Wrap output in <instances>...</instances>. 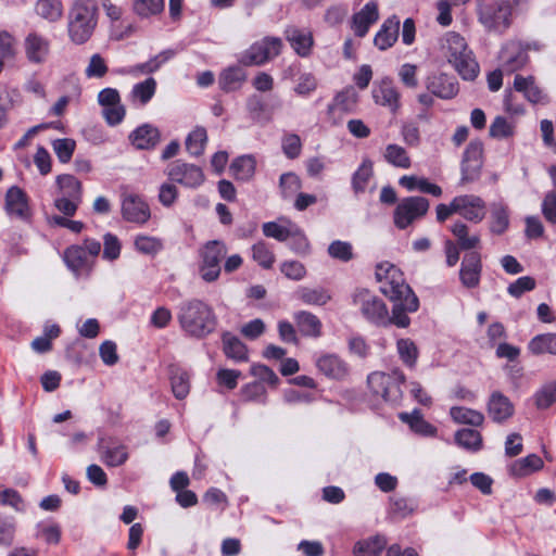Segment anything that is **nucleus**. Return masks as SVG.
I'll use <instances>...</instances> for the list:
<instances>
[{
  "instance_id": "obj_33",
  "label": "nucleus",
  "mask_w": 556,
  "mask_h": 556,
  "mask_svg": "<svg viewBox=\"0 0 556 556\" xmlns=\"http://www.w3.org/2000/svg\"><path fill=\"white\" fill-rule=\"evenodd\" d=\"M400 419L409 425L410 429L425 437H433L437 428L422 418L420 410L414 409L412 414L401 413Z\"/></svg>"
},
{
  "instance_id": "obj_22",
  "label": "nucleus",
  "mask_w": 556,
  "mask_h": 556,
  "mask_svg": "<svg viewBox=\"0 0 556 556\" xmlns=\"http://www.w3.org/2000/svg\"><path fill=\"white\" fill-rule=\"evenodd\" d=\"M400 18L395 15L387 18L374 38V45L381 51L391 48L399 38Z\"/></svg>"
},
{
  "instance_id": "obj_12",
  "label": "nucleus",
  "mask_w": 556,
  "mask_h": 556,
  "mask_svg": "<svg viewBox=\"0 0 556 556\" xmlns=\"http://www.w3.org/2000/svg\"><path fill=\"white\" fill-rule=\"evenodd\" d=\"M122 217L132 224L144 225L151 218V210L143 197L125 193L121 202Z\"/></svg>"
},
{
  "instance_id": "obj_40",
  "label": "nucleus",
  "mask_w": 556,
  "mask_h": 556,
  "mask_svg": "<svg viewBox=\"0 0 556 556\" xmlns=\"http://www.w3.org/2000/svg\"><path fill=\"white\" fill-rule=\"evenodd\" d=\"M383 157L394 167L407 169L412 166V161L407 151L395 143H390L386 147Z\"/></svg>"
},
{
  "instance_id": "obj_56",
  "label": "nucleus",
  "mask_w": 556,
  "mask_h": 556,
  "mask_svg": "<svg viewBox=\"0 0 556 556\" xmlns=\"http://www.w3.org/2000/svg\"><path fill=\"white\" fill-rule=\"evenodd\" d=\"M76 148L75 140L71 138L55 139L52 141V149L61 163H68Z\"/></svg>"
},
{
  "instance_id": "obj_28",
  "label": "nucleus",
  "mask_w": 556,
  "mask_h": 556,
  "mask_svg": "<svg viewBox=\"0 0 556 556\" xmlns=\"http://www.w3.org/2000/svg\"><path fill=\"white\" fill-rule=\"evenodd\" d=\"M514 88L518 92H522L526 99L531 103H542L545 101V94L535 84L533 76L523 77L521 75H516Z\"/></svg>"
},
{
  "instance_id": "obj_62",
  "label": "nucleus",
  "mask_w": 556,
  "mask_h": 556,
  "mask_svg": "<svg viewBox=\"0 0 556 556\" xmlns=\"http://www.w3.org/2000/svg\"><path fill=\"white\" fill-rule=\"evenodd\" d=\"M328 253L332 258L349 262L353 258V248L350 242L334 240L328 247Z\"/></svg>"
},
{
  "instance_id": "obj_25",
  "label": "nucleus",
  "mask_w": 556,
  "mask_h": 556,
  "mask_svg": "<svg viewBox=\"0 0 556 556\" xmlns=\"http://www.w3.org/2000/svg\"><path fill=\"white\" fill-rule=\"evenodd\" d=\"M293 318L302 336L314 339L321 336L323 324L313 313L299 311L294 314Z\"/></svg>"
},
{
  "instance_id": "obj_31",
  "label": "nucleus",
  "mask_w": 556,
  "mask_h": 556,
  "mask_svg": "<svg viewBox=\"0 0 556 556\" xmlns=\"http://www.w3.org/2000/svg\"><path fill=\"white\" fill-rule=\"evenodd\" d=\"M223 350L228 358L236 362H244L248 359V350L245 344L230 332H225L222 337Z\"/></svg>"
},
{
  "instance_id": "obj_26",
  "label": "nucleus",
  "mask_w": 556,
  "mask_h": 556,
  "mask_svg": "<svg viewBox=\"0 0 556 556\" xmlns=\"http://www.w3.org/2000/svg\"><path fill=\"white\" fill-rule=\"evenodd\" d=\"M245 80V71L238 65H233L225 68L219 74L218 85L223 91L232 92L240 89Z\"/></svg>"
},
{
  "instance_id": "obj_5",
  "label": "nucleus",
  "mask_w": 556,
  "mask_h": 556,
  "mask_svg": "<svg viewBox=\"0 0 556 556\" xmlns=\"http://www.w3.org/2000/svg\"><path fill=\"white\" fill-rule=\"evenodd\" d=\"M405 382V375L399 368L390 372L374 371L367 377V383L375 396L384 402L395 403L402 399L401 386Z\"/></svg>"
},
{
  "instance_id": "obj_58",
  "label": "nucleus",
  "mask_w": 556,
  "mask_h": 556,
  "mask_svg": "<svg viewBox=\"0 0 556 556\" xmlns=\"http://www.w3.org/2000/svg\"><path fill=\"white\" fill-rule=\"evenodd\" d=\"M16 40L9 31H0V62L12 61L16 56Z\"/></svg>"
},
{
  "instance_id": "obj_49",
  "label": "nucleus",
  "mask_w": 556,
  "mask_h": 556,
  "mask_svg": "<svg viewBox=\"0 0 556 556\" xmlns=\"http://www.w3.org/2000/svg\"><path fill=\"white\" fill-rule=\"evenodd\" d=\"M56 184L63 191V195L81 201V182L73 175H59Z\"/></svg>"
},
{
  "instance_id": "obj_51",
  "label": "nucleus",
  "mask_w": 556,
  "mask_h": 556,
  "mask_svg": "<svg viewBox=\"0 0 556 556\" xmlns=\"http://www.w3.org/2000/svg\"><path fill=\"white\" fill-rule=\"evenodd\" d=\"M279 188L281 197L285 200H288L300 191L302 188V181L295 173H285L279 178Z\"/></svg>"
},
{
  "instance_id": "obj_54",
  "label": "nucleus",
  "mask_w": 556,
  "mask_h": 556,
  "mask_svg": "<svg viewBox=\"0 0 556 556\" xmlns=\"http://www.w3.org/2000/svg\"><path fill=\"white\" fill-rule=\"evenodd\" d=\"M556 402V381L548 382L534 394V403L539 409L548 408Z\"/></svg>"
},
{
  "instance_id": "obj_15",
  "label": "nucleus",
  "mask_w": 556,
  "mask_h": 556,
  "mask_svg": "<svg viewBox=\"0 0 556 556\" xmlns=\"http://www.w3.org/2000/svg\"><path fill=\"white\" fill-rule=\"evenodd\" d=\"M384 295L393 301H404V305L408 312H416L419 307V301L416 294L413 292L410 287L405 282L403 273L400 274V278H394Z\"/></svg>"
},
{
  "instance_id": "obj_50",
  "label": "nucleus",
  "mask_w": 556,
  "mask_h": 556,
  "mask_svg": "<svg viewBox=\"0 0 556 556\" xmlns=\"http://www.w3.org/2000/svg\"><path fill=\"white\" fill-rule=\"evenodd\" d=\"M164 4V0H135L132 10L138 16L148 18L162 13Z\"/></svg>"
},
{
  "instance_id": "obj_36",
  "label": "nucleus",
  "mask_w": 556,
  "mask_h": 556,
  "mask_svg": "<svg viewBox=\"0 0 556 556\" xmlns=\"http://www.w3.org/2000/svg\"><path fill=\"white\" fill-rule=\"evenodd\" d=\"M450 415L454 422L472 427H479L484 421V415L482 413L463 406L451 407Z\"/></svg>"
},
{
  "instance_id": "obj_35",
  "label": "nucleus",
  "mask_w": 556,
  "mask_h": 556,
  "mask_svg": "<svg viewBox=\"0 0 556 556\" xmlns=\"http://www.w3.org/2000/svg\"><path fill=\"white\" fill-rule=\"evenodd\" d=\"M170 386L176 399L182 400L190 392V375L182 368L174 367L170 369Z\"/></svg>"
},
{
  "instance_id": "obj_41",
  "label": "nucleus",
  "mask_w": 556,
  "mask_h": 556,
  "mask_svg": "<svg viewBox=\"0 0 556 556\" xmlns=\"http://www.w3.org/2000/svg\"><path fill=\"white\" fill-rule=\"evenodd\" d=\"M263 233L268 238H274L278 241H288L292 235L298 233V226L288 223V225H280L275 222L263 224Z\"/></svg>"
},
{
  "instance_id": "obj_27",
  "label": "nucleus",
  "mask_w": 556,
  "mask_h": 556,
  "mask_svg": "<svg viewBox=\"0 0 556 556\" xmlns=\"http://www.w3.org/2000/svg\"><path fill=\"white\" fill-rule=\"evenodd\" d=\"M372 97L376 103L388 106L395 111L399 106V93L392 81L388 78L382 79L380 85L372 90Z\"/></svg>"
},
{
  "instance_id": "obj_59",
  "label": "nucleus",
  "mask_w": 556,
  "mask_h": 556,
  "mask_svg": "<svg viewBox=\"0 0 556 556\" xmlns=\"http://www.w3.org/2000/svg\"><path fill=\"white\" fill-rule=\"evenodd\" d=\"M514 125L504 116H496L490 125L489 134L495 139H506L514 135Z\"/></svg>"
},
{
  "instance_id": "obj_52",
  "label": "nucleus",
  "mask_w": 556,
  "mask_h": 556,
  "mask_svg": "<svg viewBox=\"0 0 556 556\" xmlns=\"http://www.w3.org/2000/svg\"><path fill=\"white\" fill-rule=\"evenodd\" d=\"M397 353L401 361L408 368H414L418 358V349L410 339H400L396 342Z\"/></svg>"
},
{
  "instance_id": "obj_14",
  "label": "nucleus",
  "mask_w": 556,
  "mask_h": 556,
  "mask_svg": "<svg viewBox=\"0 0 556 556\" xmlns=\"http://www.w3.org/2000/svg\"><path fill=\"white\" fill-rule=\"evenodd\" d=\"M454 210L466 220L480 223L485 217V202L475 194H464L454 198Z\"/></svg>"
},
{
  "instance_id": "obj_19",
  "label": "nucleus",
  "mask_w": 556,
  "mask_h": 556,
  "mask_svg": "<svg viewBox=\"0 0 556 556\" xmlns=\"http://www.w3.org/2000/svg\"><path fill=\"white\" fill-rule=\"evenodd\" d=\"M488 414L494 422L502 424L509 419L515 412L510 400L500 391H494L488 401Z\"/></svg>"
},
{
  "instance_id": "obj_53",
  "label": "nucleus",
  "mask_w": 556,
  "mask_h": 556,
  "mask_svg": "<svg viewBox=\"0 0 556 556\" xmlns=\"http://www.w3.org/2000/svg\"><path fill=\"white\" fill-rule=\"evenodd\" d=\"M247 110L253 122L260 123L270 118L266 113V104L258 94H251L247 99Z\"/></svg>"
},
{
  "instance_id": "obj_8",
  "label": "nucleus",
  "mask_w": 556,
  "mask_h": 556,
  "mask_svg": "<svg viewBox=\"0 0 556 556\" xmlns=\"http://www.w3.org/2000/svg\"><path fill=\"white\" fill-rule=\"evenodd\" d=\"M22 49L27 63L39 66L46 64L50 59L52 42L46 35L31 29L25 34Z\"/></svg>"
},
{
  "instance_id": "obj_3",
  "label": "nucleus",
  "mask_w": 556,
  "mask_h": 556,
  "mask_svg": "<svg viewBox=\"0 0 556 556\" xmlns=\"http://www.w3.org/2000/svg\"><path fill=\"white\" fill-rule=\"evenodd\" d=\"M442 48L445 50L448 62L463 79L473 80L478 76L479 64L464 37L454 31L447 33L443 38Z\"/></svg>"
},
{
  "instance_id": "obj_7",
  "label": "nucleus",
  "mask_w": 556,
  "mask_h": 556,
  "mask_svg": "<svg viewBox=\"0 0 556 556\" xmlns=\"http://www.w3.org/2000/svg\"><path fill=\"white\" fill-rule=\"evenodd\" d=\"M282 47L278 37H265L244 50L238 61L244 66H260L276 58Z\"/></svg>"
},
{
  "instance_id": "obj_34",
  "label": "nucleus",
  "mask_w": 556,
  "mask_h": 556,
  "mask_svg": "<svg viewBox=\"0 0 556 556\" xmlns=\"http://www.w3.org/2000/svg\"><path fill=\"white\" fill-rule=\"evenodd\" d=\"M528 350L533 355H556V332L542 333L533 337L528 344Z\"/></svg>"
},
{
  "instance_id": "obj_61",
  "label": "nucleus",
  "mask_w": 556,
  "mask_h": 556,
  "mask_svg": "<svg viewBox=\"0 0 556 556\" xmlns=\"http://www.w3.org/2000/svg\"><path fill=\"white\" fill-rule=\"evenodd\" d=\"M372 175V165L370 162L365 161L354 173L352 177V186L355 192H362L365 190L368 180Z\"/></svg>"
},
{
  "instance_id": "obj_43",
  "label": "nucleus",
  "mask_w": 556,
  "mask_h": 556,
  "mask_svg": "<svg viewBox=\"0 0 556 556\" xmlns=\"http://www.w3.org/2000/svg\"><path fill=\"white\" fill-rule=\"evenodd\" d=\"M256 162L252 155H242L237 157L231 166L230 170L238 180H249L255 173Z\"/></svg>"
},
{
  "instance_id": "obj_42",
  "label": "nucleus",
  "mask_w": 556,
  "mask_h": 556,
  "mask_svg": "<svg viewBox=\"0 0 556 556\" xmlns=\"http://www.w3.org/2000/svg\"><path fill=\"white\" fill-rule=\"evenodd\" d=\"M451 231L457 238V247L462 250H471L480 244V236L478 233L469 236L468 227L463 222L454 223Z\"/></svg>"
},
{
  "instance_id": "obj_63",
  "label": "nucleus",
  "mask_w": 556,
  "mask_h": 556,
  "mask_svg": "<svg viewBox=\"0 0 556 556\" xmlns=\"http://www.w3.org/2000/svg\"><path fill=\"white\" fill-rule=\"evenodd\" d=\"M108 70L104 59L99 53H96L90 56L85 75L88 78H101L108 73Z\"/></svg>"
},
{
  "instance_id": "obj_64",
  "label": "nucleus",
  "mask_w": 556,
  "mask_h": 556,
  "mask_svg": "<svg viewBox=\"0 0 556 556\" xmlns=\"http://www.w3.org/2000/svg\"><path fill=\"white\" fill-rule=\"evenodd\" d=\"M483 163L462 160V177L460 185H467L479 179Z\"/></svg>"
},
{
  "instance_id": "obj_44",
  "label": "nucleus",
  "mask_w": 556,
  "mask_h": 556,
  "mask_svg": "<svg viewBox=\"0 0 556 556\" xmlns=\"http://www.w3.org/2000/svg\"><path fill=\"white\" fill-rule=\"evenodd\" d=\"M298 298L307 305L323 306L331 300V294L324 288L303 287L298 291Z\"/></svg>"
},
{
  "instance_id": "obj_46",
  "label": "nucleus",
  "mask_w": 556,
  "mask_h": 556,
  "mask_svg": "<svg viewBox=\"0 0 556 556\" xmlns=\"http://www.w3.org/2000/svg\"><path fill=\"white\" fill-rule=\"evenodd\" d=\"M402 270L389 262L379 263L376 266V280L379 283L380 291L384 294L390 286V282L396 277L400 278Z\"/></svg>"
},
{
  "instance_id": "obj_32",
  "label": "nucleus",
  "mask_w": 556,
  "mask_h": 556,
  "mask_svg": "<svg viewBox=\"0 0 556 556\" xmlns=\"http://www.w3.org/2000/svg\"><path fill=\"white\" fill-rule=\"evenodd\" d=\"M156 80L149 77L143 81L134 85L129 99L134 104L146 105L155 94Z\"/></svg>"
},
{
  "instance_id": "obj_18",
  "label": "nucleus",
  "mask_w": 556,
  "mask_h": 556,
  "mask_svg": "<svg viewBox=\"0 0 556 556\" xmlns=\"http://www.w3.org/2000/svg\"><path fill=\"white\" fill-rule=\"evenodd\" d=\"M379 18L378 4L375 1L367 2L359 12L352 17V29L357 37H365L372 24Z\"/></svg>"
},
{
  "instance_id": "obj_16",
  "label": "nucleus",
  "mask_w": 556,
  "mask_h": 556,
  "mask_svg": "<svg viewBox=\"0 0 556 556\" xmlns=\"http://www.w3.org/2000/svg\"><path fill=\"white\" fill-rule=\"evenodd\" d=\"M64 262L68 269L74 273L76 277L88 275L93 266L90 255L84 247L74 244L64 251Z\"/></svg>"
},
{
  "instance_id": "obj_39",
  "label": "nucleus",
  "mask_w": 556,
  "mask_h": 556,
  "mask_svg": "<svg viewBox=\"0 0 556 556\" xmlns=\"http://www.w3.org/2000/svg\"><path fill=\"white\" fill-rule=\"evenodd\" d=\"M455 442L458 446L469 452H478L482 448L481 433L470 428H463L456 431Z\"/></svg>"
},
{
  "instance_id": "obj_4",
  "label": "nucleus",
  "mask_w": 556,
  "mask_h": 556,
  "mask_svg": "<svg viewBox=\"0 0 556 556\" xmlns=\"http://www.w3.org/2000/svg\"><path fill=\"white\" fill-rule=\"evenodd\" d=\"M509 0H477L476 13L479 23L490 33L503 34L511 24Z\"/></svg>"
},
{
  "instance_id": "obj_23",
  "label": "nucleus",
  "mask_w": 556,
  "mask_h": 556,
  "mask_svg": "<svg viewBox=\"0 0 556 556\" xmlns=\"http://www.w3.org/2000/svg\"><path fill=\"white\" fill-rule=\"evenodd\" d=\"M129 140L136 149L149 150L160 141V131L150 124H143L130 132Z\"/></svg>"
},
{
  "instance_id": "obj_55",
  "label": "nucleus",
  "mask_w": 556,
  "mask_h": 556,
  "mask_svg": "<svg viewBox=\"0 0 556 556\" xmlns=\"http://www.w3.org/2000/svg\"><path fill=\"white\" fill-rule=\"evenodd\" d=\"M136 249L147 255H155L163 250V242L161 239L151 236H137L135 239Z\"/></svg>"
},
{
  "instance_id": "obj_21",
  "label": "nucleus",
  "mask_w": 556,
  "mask_h": 556,
  "mask_svg": "<svg viewBox=\"0 0 556 556\" xmlns=\"http://www.w3.org/2000/svg\"><path fill=\"white\" fill-rule=\"evenodd\" d=\"M427 89L441 99H452L458 92V85L454 77L438 74L428 77Z\"/></svg>"
},
{
  "instance_id": "obj_48",
  "label": "nucleus",
  "mask_w": 556,
  "mask_h": 556,
  "mask_svg": "<svg viewBox=\"0 0 556 556\" xmlns=\"http://www.w3.org/2000/svg\"><path fill=\"white\" fill-rule=\"evenodd\" d=\"M543 467V460L536 454H530L519 460L515 462L511 466V471L517 476H527L533 471L540 470Z\"/></svg>"
},
{
  "instance_id": "obj_9",
  "label": "nucleus",
  "mask_w": 556,
  "mask_h": 556,
  "mask_svg": "<svg viewBox=\"0 0 556 556\" xmlns=\"http://www.w3.org/2000/svg\"><path fill=\"white\" fill-rule=\"evenodd\" d=\"M429 210V201L424 197H408L402 199L394 210V225L405 229L415 220L421 218Z\"/></svg>"
},
{
  "instance_id": "obj_30",
  "label": "nucleus",
  "mask_w": 556,
  "mask_h": 556,
  "mask_svg": "<svg viewBox=\"0 0 556 556\" xmlns=\"http://www.w3.org/2000/svg\"><path fill=\"white\" fill-rule=\"evenodd\" d=\"M287 39L300 56H307L313 46V36L308 31L298 28L287 30Z\"/></svg>"
},
{
  "instance_id": "obj_57",
  "label": "nucleus",
  "mask_w": 556,
  "mask_h": 556,
  "mask_svg": "<svg viewBox=\"0 0 556 556\" xmlns=\"http://www.w3.org/2000/svg\"><path fill=\"white\" fill-rule=\"evenodd\" d=\"M252 257L255 262H257L260 266L265 269L270 268L275 262L274 253L263 241L256 242L252 247Z\"/></svg>"
},
{
  "instance_id": "obj_13",
  "label": "nucleus",
  "mask_w": 556,
  "mask_h": 556,
  "mask_svg": "<svg viewBox=\"0 0 556 556\" xmlns=\"http://www.w3.org/2000/svg\"><path fill=\"white\" fill-rule=\"evenodd\" d=\"M528 48L518 40L507 41L498 54L500 66L506 74L521 70L528 62Z\"/></svg>"
},
{
  "instance_id": "obj_37",
  "label": "nucleus",
  "mask_w": 556,
  "mask_h": 556,
  "mask_svg": "<svg viewBox=\"0 0 556 556\" xmlns=\"http://www.w3.org/2000/svg\"><path fill=\"white\" fill-rule=\"evenodd\" d=\"M387 545V539L382 535H375L367 540L358 541L353 549L355 556H380Z\"/></svg>"
},
{
  "instance_id": "obj_6",
  "label": "nucleus",
  "mask_w": 556,
  "mask_h": 556,
  "mask_svg": "<svg viewBox=\"0 0 556 556\" xmlns=\"http://www.w3.org/2000/svg\"><path fill=\"white\" fill-rule=\"evenodd\" d=\"M353 303L362 316L370 324L386 326L389 324V311L386 303L367 289L356 290L353 294Z\"/></svg>"
},
{
  "instance_id": "obj_24",
  "label": "nucleus",
  "mask_w": 556,
  "mask_h": 556,
  "mask_svg": "<svg viewBox=\"0 0 556 556\" xmlns=\"http://www.w3.org/2000/svg\"><path fill=\"white\" fill-rule=\"evenodd\" d=\"M316 366L320 372L331 379H342L348 375V365L336 354H325L317 358Z\"/></svg>"
},
{
  "instance_id": "obj_2",
  "label": "nucleus",
  "mask_w": 556,
  "mask_h": 556,
  "mask_svg": "<svg viewBox=\"0 0 556 556\" xmlns=\"http://www.w3.org/2000/svg\"><path fill=\"white\" fill-rule=\"evenodd\" d=\"M98 24L96 0H75L67 13V35L75 45L87 42Z\"/></svg>"
},
{
  "instance_id": "obj_20",
  "label": "nucleus",
  "mask_w": 556,
  "mask_h": 556,
  "mask_svg": "<svg viewBox=\"0 0 556 556\" xmlns=\"http://www.w3.org/2000/svg\"><path fill=\"white\" fill-rule=\"evenodd\" d=\"M481 273V258L478 252H470L464 256L460 265L459 278L466 288L479 285Z\"/></svg>"
},
{
  "instance_id": "obj_47",
  "label": "nucleus",
  "mask_w": 556,
  "mask_h": 556,
  "mask_svg": "<svg viewBox=\"0 0 556 556\" xmlns=\"http://www.w3.org/2000/svg\"><path fill=\"white\" fill-rule=\"evenodd\" d=\"M207 134L204 127H195L186 138V149L193 156H200L204 152Z\"/></svg>"
},
{
  "instance_id": "obj_29",
  "label": "nucleus",
  "mask_w": 556,
  "mask_h": 556,
  "mask_svg": "<svg viewBox=\"0 0 556 556\" xmlns=\"http://www.w3.org/2000/svg\"><path fill=\"white\" fill-rule=\"evenodd\" d=\"M99 452L101 460L109 467L122 466L128 459L127 447L123 444L105 445L101 440Z\"/></svg>"
},
{
  "instance_id": "obj_10",
  "label": "nucleus",
  "mask_w": 556,
  "mask_h": 556,
  "mask_svg": "<svg viewBox=\"0 0 556 556\" xmlns=\"http://www.w3.org/2000/svg\"><path fill=\"white\" fill-rule=\"evenodd\" d=\"M165 173L169 181L190 189L199 188L205 180L201 167L181 160H176L168 164Z\"/></svg>"
},
{
  "instance_id": "obj_45",
  "label": "nucleus",
  "mask_w": 556,
  "mask_h": 556,
  "mask_svg": "<svg viewBox=\"0 0 556 556\" xmlns=\"http://www.w3.org/2000/svg\"><path fill=\"white\" fill-rule=\"evenodd\" d=\"M491 232L495 235L504 233L509 226L507 207L503 203H493L491 206Z\"/></svg>"
},
{
  "instance_id": "obj_1",
  "label": "nucleus",
  "mask_w": 556,
  "mask_h": 556,
  "mask_svg": "<svg viewBox=\"0 0 556 556\" xmlns=\"http://www.w3.org/2000/svg\"><path fill=\"white\" fill-rule=\"evenodd\" d=\"M176 318L181 332L194 340L207 338L218 324L214 308L203 300L194 298L179 303Z\"/></svg>"
},
{
  "instance_id": "obj_60",
  "label": "nucleus",
  "mask_w": 556,
  "mask_h": 556,
  "mask_svg": "<svg viewBox=\"0 0 556 556\" xmlns=\"http://www.w3.org/2000/svg\"><path fill=\"white\" fill-rule=\"evenodd\" d=\"M16 522L13 517H0V546L9 547L14 542Z\"/></svg>"
},
{
  "instance_id": "obj_11",
  "label": "nucleus",
  "mask_w": 556,
  "mask_h": 556,
  "mask_svg": "<svg viewBox=\"0 0 556 556\" xmlns=\"http://www.w3.org/2000/svg\"><path fill=\"white\" fill-rule=\"evenodd\" d=\"M227 254V248L222 241L207 242L202 252L200 275L206 282L215 281L220 274V262Z\"/></svg>"
},
{
  "instance_id": "obj_38",
  "label": "nucleus",
  "mask_w": 556,
  "mask_h": 556,
  "mask_svg": "<svg viewBox=\"0 0 556 556\" xmlns=\"http://www.w3.org/2000/svg\"><path fill=\"white\" fill-rule=\"evenodd\" d=\"M35 11L41 18L55 23L63 15V4L61 0H37Z\"/></svg>"
},
{
  "instance_id": "obj_17",
  "label": "nucleus",
  "mask_w": 556,
  "mask_h": 556,
  "mask_svg": "<svg viewBox=\"0 0 556 556\" xmlns=\"http://www.w3.org/2000/svg\"><path fill=\"white\" fill-rule=\"evenodd\" d=\"M5 211L10 216L22 220L30 217L27 194L18 187H11L5 194Z\"/></svg>"
}]
</instances>
